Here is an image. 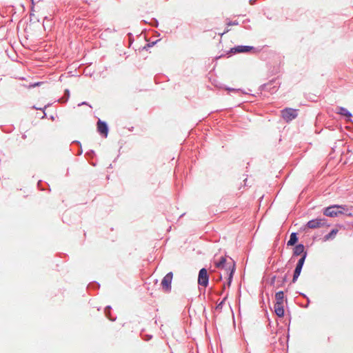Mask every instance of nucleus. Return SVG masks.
Returning a JSON list of instances; mask_svg holds the SVG:
<instances>
[{"mask_svg":"<svg viewBox=\"0 0 353 353\" xmlns=\"http://www.w3.org/2000/svg\"><path fill=\"white\" fill-rule=\"evenodd\" d=\"M215 265L217 268L223 271V272L221 273V278L224 276L227 279L228 286H230L235 270L234 261L232 260L228 261L225 257H221L219 261L215 263Z\"/></svg>","mask_w":353,"mask_h":353,"instance_id":"1","label":"nucleus"},{"mask_svg":"<svg viewBox=\"0 0 353 353\" xmlns=\"http://www.w3.org/2000/svg\"><path fill=\"white\" fill-rule=\"evenodd\" d=\"M324 214L327 216L334 217L339 214H345L346 216H351L352 214L350 212L349 209L345 206L342 205H332L325 208Z\"/></svg>","mask_w":353,"mask_h":353,"instance_id":"2","label":"nucleus"},{"mask_svg":"<svg viewBox=\"0 0 353 353\" xmlns=\"http://www.w3.org/2000/svg\"><path fill=\"white\" fill-rule=\"evenodd\" d=\"M282 117L289 122L295 119L297 116L296 110L290 108H285L281 111Z\"/></svg>","mask_w":353,"mask_h":353,"instance_id":"3","label":"nucleus"},{"mask_svg":"<svg viewBox=\"0 0 353 353\" xmlns=\"http://www.w3.org/2000/svg\"><path fill=\"white\" fill-rule=\"evenodd\" d=\"M326 225V220L325 219H315L309 221L307 223L306 227L310 229L320 228Z\"/></svg>","mask_w":353,"mask_h":353,"instance_id":"4","label":"nucleus"},{"mask_svg":"<svg viewBox=\"0 0 353 353\" xmlns=\"http://www.w3.org/2000/svg\"><path fill=\"white\" fill-rule=\"evenodd\" d=\"M172 277H173L172 272H169L163 277V279L161 281L162 288L166 292H170L171 290V283H172Z\"/></svg>","mask_w":353,"mask_h":353,"instance_id":"5","label":"nucleus"},{"mask_svg":"<svg viewBox=\"0 0 353 353\" xmlns=\"http://www.w3.org/2000/svg\"><path fill=\"white\" fill-rule=\"evenodd\" d=\"M209 276L205 268H202L199 272L198 283L202 286L206 287L208 284Z\"/></svg>","mask_w":353,"mask_h":353,"instance_id":"6","label":"nucleus"},{"mask_svg":"<svg viewBox=\"0 0 353 353\" xmlns=\"http://www.w3.org/2000/svg\"><path fill=\"white\" fill-rule=\"evenodd\" d=\"M97 130L105 137L108 136V128L107 124L105 122L99 120L97 122Z\"/></svg>","mask_w":353,"mask_h":353,"instance_id":"7","label":"nucleus"},{"mask_svg":"<svg viewBox=\"0 0 353 353\" xmlns=\"http://www.w3.org/2000/svg\"><path fill=\"white\" fill-rule=\"evenodd\" d=\"M274 312L279 317H283L284 316V307L283 304H281L279 303H275L274 306Z\"/></svg>","mask_w":353,"mask_h":353,"instance_id":"8","label":"nucleus"},{"mask_svg":"<svg viewBox=\"0 0 353 353\" xmlns=\"http://www.w3.org/2000/svg\"><path fill=\"white\" fill-rule=\"evenodd\" d=\"M252 49V47L250 46H239L237 47L232 48V52L234 53H239V52H247L250 51Z\"/></svg>","mask_w":353,"mask_h":353,"instance_id":"9","label":"nucleus"},{"mask_svg":"<svg viewBox=\"0 0 353 353\" xmlns=\"http://www.w3.org/2000/svg\"><path fill=\"white\" fill-rule=\"evenodd\" d=\"M275 300H276V303H279L281 304H283L284 293L283 291H279L276 293Z\"/></svg>","mask_w":353,"mask_h":353,"instance_id":"10","label":"nucleus"},{"mask_svg":"<svg viewBox=\"0 0 353 353\" xmlns=\"http://www.w3.org/2000/svg\"><path fill=\"white\" fill-rule=\"evenodd\" d=\"M337 113L350 118L352 117V114L345 108L339 107Z\"/></svg>","mask_w":353,"mask_h":353,"instance_id":"11","label":"nucleus"},{"mask_svg":"<svg viewBox=\"0 0 353 353\" xmlns=\"http://www.w3.org/2000/svg\"><path fill=\"white\" fill-rule=\"evenodd\" d=\"M298 241L296 234L293 232L290 234V240L288 241V245H294Z\"/></svg>","mask_w":353,"mask_h":353,"instance_id":"12","label":"nucleus"},{"mask_svg":"<svg viewBox=\"0 0 353 353\" xmlns=\"http://www.w3.org/2000/svg\"><path fill=\"white\" fill-rule=\"evenodd\" d=\"M304 252V246L302 244H299L296 245L294 249V254L300 255Z\"/></svg>","mask_w":353,"mask_h":353,"instance_id":"13","label":"nucleus"},{"mask_svg":"<svg viewBox=\"0 0 353 353\" xmlns=\"http://www.w3.org/2000/svg\"><path fill=\"white\" fill-rule=\"evenodd\" d=\"M302 268L303 267H301V266H298V265L296 266V268H295V270L294 272V275H293V279H292L293 283H294L296 281V279H298V277L299 276L301 270H302Z\"/></svg>","mask_w":353,"mask_h":353,"instance_id":"14","label":"nucleus"},{"mask_svg":"<svg viewBox=\"0 0 353 353\" xmlns=\"http://www.w3.org/2000/svg\"><path fill=\"white\" fill-rule=\"evenodd\" d=\"M227 296H225L222 301L217 305V306L215 308V312L217 313H221L223 310V306L225 305V301L226 300Z\"/></svg>","mask_w":353,"mask_h":353,"instance_id":"15","label":"nucleus"},{"mask_svg":"<svg viewBox=\"0 0 353 353\" xmlns=\"http://www.w3.org/2000/svg\"><path fill=\"white\" fill-rule=\"evenodd\" d=\"M338 230L337 229H333L329 234L325 236V239L326 240H329L330 239H333L335 235L337 234Z\"/></svg>","mask_w":353,"mask_h":353,"instance_id":"16","label":"nucleus"},{"mask_svg":"<svg viewBox=\"0 0 353 353\" xmlns=\"http://www.w3.org/2000/svg\"><path fill=\"white\" fill-rule=\"evenodd\" d=\"M305 257H306V252H305L303 254V255L301 256V258L299 260L296 265L303 267L304 262H305Z\"/></svg>","mask_w":353,"mask_h":353,"instance_id":"17","label":"nucleus"},{"mask_svg":"<svg viewBox=\"0 0 353 353\" xmlns=\"http://www.w3.org/2000/svg\"><path fill=\"white\" fill-rule=\"evenodd\" d=\"M236 25H238V22H236V21L228 23V26H236Z\"/></svg>","mask_w":353,"mask_h":353,"instance_id":"18","label":"nucleus"},{"mask_svg":"<svg viewBox=\"0 0 353 353\" xmlns=\"http://www.w3.org/2000/svg\"><path fill=\"white\" fill-rule=\"evenodd\" d=\"M228 31H229V30H228V29H227L225 31H224V32H223V33H222V34H221V35H223V34H225V33L228 32Z\"/></svg>","mask_w":353,"mask_h":353,"instance_id":"19","label":"nucleus"},{"mask_svg":"<svg viewBox=\"0 0 353 353\" xmlns=\"http://www.w3.org/2000/svg\"><path fill=\"white\" fill-rule=\"evenodd\" d=\"M65 93H66V94H68H68H69V91H68V90H65Z\"/></svg>","mask_w":353,"mask_h":353,"instance_id":"20","label":"nucleus"}]
</instances>
